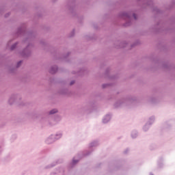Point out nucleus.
Returning a JSON list of instances; mask_svg holds the SVG:
<instances>
[{"mask_svg":"<svg viewBox=\"0 0 175 175\" xmlns=\"http://www.w3.org/2000/svg\"><path fill=\"white\" fill-rule=\"evenodd\" d=\"M58 111L57 109H53L50 111V114H55V113H57Z\"/></svg>","mask_w":175,"mask_h":175,"instance_id":"obj_1","label":"nucleus"},{"mask_svg":"<svg viewBox=\"0 0 175 175\" xmlns=\"http://www.w3.org/2000/svg\"><path fill=\"white\" fill-rule=\"evenodd\" d=\"M15 47H16V44H14V45L12 46L11 50H13Z\"/></svg>","mask_w":175,"mask_h":175,"instance_id":"obj_2","label":"nucleus"},{"mask_svg":"<svg viewBox=\"0 0 175 175\" xmlns=\"http://www.w3.org/2000/svg\"><path fill=\"white\" fill-rule=\"evenodd\" d=\"M77 161H75V160L72 161V163H77Z\"/></svg>","mask_w":175,"mask_h":175,"instance_id":"obj_3","label":"nucleus"}]
</instances>
